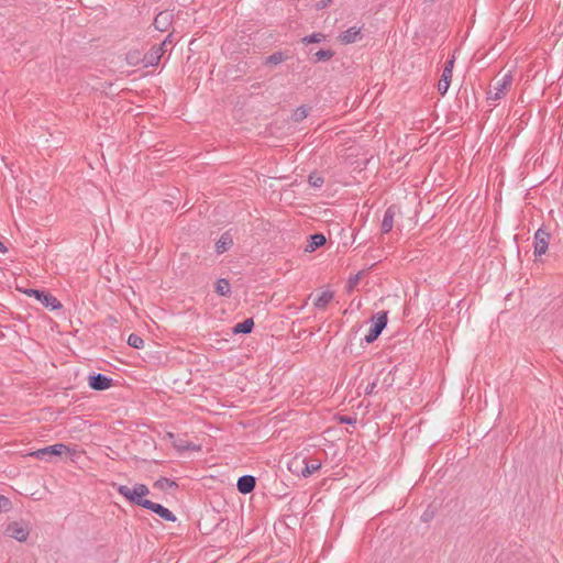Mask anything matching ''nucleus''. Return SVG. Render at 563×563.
Wrapping results in <instances>:
<instances>
[{
	"label": "nucleus",
	"instance_id": "1",
	"mask_svg": "<svg viewBox=\"0 0 563 563\" xmlns=\"http://www.w3.org/2000/svg\"><path fill=\"white\" fill-rule=\"evenodd\" d=\"M117 492L123 496L130 504L145 508L150 499V489L145 484L136 483L133 487L126 485H117Z\"/></svg>",
	"mask_w": 563,
	"mask_h": 563
},
{
	"label": "nucleus",
	"instance_id": "2",
	"mask_svg": "<svg viewBox=\"0 0 563 563\" xmlns=\"http://www.w3.org/2000/svg\"><path fill=\"white\" fill-rule=\"evenodd\" d=\"M75 450L70 449L64 443H56L53 445L45 446L43 449H38L31 453L32 456L49 461L52 456H62L63 454H71Z\"/></svg>",
	"mask_w": 563,
	"mask_h": 563
},
{
	"label": "nucleus",
	"instance_id": "3",
	"mask_svg": "<svg viewBox=\"0 0 563 563\" xmlns=\"http://www.w3.org/2000/svg\"><path fill=\"white\" fill-rule=\"evenodd\" d=\"M24 294L30 297H34L45 308H49L51 310H58V309H62V307H63L60 301L48 291L30 288V289H25Z\"/></svg>",
	"mask_w": 563,
	"mask_h": 563
},
{
	"label": "nucleus",
	"instance_id": "4",
	"mask_svg": "<svg viewBox=\"0 0 563 563\" xmlns=\"http://www.w3.org/2000/svg\"><path fill=\"white\" fill-rule=\"evenodd\" d=\"M512 74L511 71L506 73L500 79H497L493 86V88L488 91L489 100H499L506 96L510 86L512 85Z\"/></svg>",
	"mask_w": 563,
	"mask_h": 563
},
{
	"label": "nucleus",
	"instance_id": "5",
	"mask_svg": "<svg viewBox=\"0 0 563 563\" xmlns=\"http://www.w3.org/2000/svg\"><path fill=\"white\" fill-rule=\"evenodd\" d=\"M387 311H379L373 317V325L368 333L365 335L364 341L366 343H373L383 332L387 325Z\"/></svg>",
	"mask_w": 563,
	"mask_h": 563
},
{
	"label": "nucleus",
	"instance_id": "6",
	"mask_svg": "<svg viewBox=\"0 0 563 563\" xmlns=\"http://www.w3.org/2000/svg\"><path fill=\"white\" fill-rule=\"evenodd\" d=\"M88 386L97 391L106 390L113 384V379L101 373H92L88 376Z\"/></svg>",
	"mask_w": 563,
	"mask_h": 563
},
{
	"label": "nucleus",
	"instance_id": "7",
	"mask_svg": "<svg viewBox=\"0 0 563 563\" xmlns=\"http://www.w3.org/2000/svg\"><path fill=\"white\" fill-rule=\"evenodd\" d=\"M5 533L16 541L24 542L30 534V529L26 525L14 521L8 525Z\"/></svg>",
	"mask_w": 563,
	"mask_h": 563
},
{
	"label": "nucleus",
	"instance_id": "8",
	"mask_svg": "<svg viewBox=\"0 0 563 563\" xmlns=\"http://www.w3.org/2000/svg\"><path fill=\"white\" fill-rule=\"evenodd\" d=\"M534 255L540 256L548 250L550 242V233L542 228L538 229L534 233Z\"/></svg>",
	"mask_w": 563,
	"mask_h": 563
},
{
	"label": "nucleus",
	"instance_id": "9",
	"mask_svg": "<svg viewBox=\"0 0 563 563\" xmlns=\"http://www.w3.org/2000/svg\"><path fill=\"white\" fill-rule=\"evenodd\" d=\"M145 509L153 511L154 514H156L158 517L166 521L175 522L177 519L176 516L168 508L164 507L161 504L153 503L152 500L148 501Z\"/></svg>",
	"mask_w": 563,
	"mask_h": 563
},
{
	"label": "nucleus",
	"instance_id": "10",
	"mask_svg": "<svg viewBox=\"0 0 563 563\" xmlns=\"http://www.w3.org/2000/svg\"><path fill=\"white\" fill-rule=\"evenodd\" d=\"M165 53V49L162 48V46H153L145 55H144V58H143V64L145 67H148V66H156L163 54Z\"/></svg>",
	"mask_w": 563,
	"mask_h": 563
},
{
	"label": "nucleus",
	"instance_id": "11",
	"mask_svg": "<svg viewBox=\"0 0 563 563\" xmlns=\"http://www.w3.org/2000/svg\"><path fill=\"white\" fill-rule=\"evenodd\" d=\"M397 211H398V208L395 205H391L386 209L384 217H383L382 227H380L382 232L384 234L391 231L393 225H394V219H395Z\"/></svg>",
	"mask_w": 563,
	"mask_h": 563
},
{
	"label": "nucleus",
	"instance_id": "12",
	"mask_svg": "<svg viewBox=\"0 0 563 563\" xmlns=\"http://www.w3.org/2000/svg\"><path fill=\"white\" fill-rule=\"evenodd\" d=\"M256 479L252 475H243L238 479L236 487L241 494H250L254 490Z\"/></svg>",
	"mask_w": 563,
	"mask_h": 563
},
{
	"label": "nucleus",
	"instance_id": "13",
	"mask_svg": "<svg viewBox=\"0 0 563 563\" xmlns=\"http://www.w3.org/2000/svg\"><path fill=\"white\" fill-rule=\"evenodd\" d=\"M173 15L167 11L159 12L154 19V26L156 30L161 32L167 31L168 26L172 24Z\"/></svg>",
	"mask_w": 563,
	"mask_h": 563
},
{
	"label": "nucleus",
	"instance_id": "14",
	"mask_svg": "<svg viewBox=\"0 0 563 563\" xmlns=\"http://www.w3.org/2000/svg\"><path fill=\"white\" fill-rule=\"evenodd\" d=\"M361 29L351 26L339 35V40L343 44L355 43L358 40Z\"/></svg>",
	"mask_w": 563,
	"mask_h": 563
},
{
	"label": "nucleus",
	"instance_id": "15",
	"mask_svg": "<svg viewBox=\"0 0 563 563\" xmlns=\"http://www.w3.org/2000/svg\"><path fill=\"white\" fill-rule=\"evenodd\" d=\"M377 377L379 379V389H388L390 386H393L394 382H395V378H394V373L393 371H386V368H382L378 374H377Z\"/></svg>",
	"mask_w": 563,
	"mask_h": 563
},
{
	"label": "nucleus",
	"instance_id": "16",
	"mask_svg": "<svg viewBox=\"0 0 563 563\" xmlns=\"http://www.w3.org/2000/svg\"><path fill=\"white\" fill-rule=\"evenodd\" d=\"M233 245V240L230 234L223 233L220 239L216 242V251L221 254L228 251Z\"/></svg>",
	"mask_w": 563,
	"mask_h": 563
},
{
	"label": "nucleus",
	"instance_id": "17",
	"mask_svg": "<svg viewBox=\"0 0 563 563\" xmlns=\"http://www.w3.org/2000/svg\"><path fill=\"white\" fill-rule=\"evenodd\" d=\"M253 328H254L253 319L252 318H247L244 321L236 323L233 327L232 331H233L234 334H240V333L247 334V333L252 332Z\"/></svg>",
	"mask_w": 563,
	"mask_h": 563
},
{
	"label": "nucleus",
	"instance_id": "18",
	"mask_svg": "<svg viewBox=\"0 0 563 563\" xmlns=\"http://www.w3.org/2000/svg\"><path fill=\"white\" fill-rule=\"evenodd\" d=\"M288 59V55L282 51L275 52L264 60L266 66H276Z\"/></svg>",
	"mask_w": 563,
	"mask_h": 563
},
{
	"label": "nucleus",
	"instance_id": "19",
	"mask_svg": "<svg viewBox=\"0 0 563 563\" xmlns=\"http://www.w3.org/2000/svg\"><path fill=\"white\" fill-rule=\"evenodd\" d=\"M453 74L449 71H443L441 78L438 82V91L441 96H444L450 87Z\"/></svg>",
	"mask_w": 563,
	"mask_h": 563
},
{
	"label": "nucleus",
	"instance_id": "20",
	"mask_svg": "<svg viewBox=\"0 0 563 563\" xmlns=\"http://www.w3.org/2000/svg\"><path fill=\"white\" fill-rule=\"evenodd\" d=\"M333 299V292L325 290L322 291L314 300L313 306L317 309H324L328 303Z\"/></svg>",
	"mask_w": 563,
	"mask_h": 563
},
{
	"label": "nucleus",
	"instance_id": "21",
	"mask_svg": "<svg viewBox=\"0 0 563 563\" xmlns=\"http://www.w3.org/2000/svg\"><path fill=\"white\" fill-rule=\"evenodd\" d=\"M300 463L305 465L301 470V475L308 477L321 467V463L318 461L308 462L306 459L300 460Z\"/></svg>",
	"mask_w": 563,
	"mask_h": 563
},
{
	"label": "nucleus",
	"instance_id": "22",
	"mask_svg": "<svg viewBox=\"0 0 563 563\" xmlns=\"http://www.w3.org/2000/svg\"><path fill=\"white\" fill-rule=\"evenodd\" d=\"M153 486L161 490H169L172 488H177L178 484L173 479H169L166 477H159L158 479H156L154 482Z\"/></svg>",
	"mask_w": 563,
	"mask_h": 563
},
{
	"label": "nucleus",
	"instance_id": "23",
	"mask_svg": "<svg viewBox=\"0 0 563 563\" xmlns=\"http://www.w3.org/2000/svg\"><path fill=\"white\" fill-rule=\"evenodd\" d=\"M216 292L219 296H229L231 294V286L228 279L219 278L216 282Z\"/></svg>",
	"mask_w": 563,
	"mask_h": 563
},
{
	"label": "nucleus",
	"instance_id": "24",
	"mask_svg": "<svg viewBox=\"0 0 563 563\" xmlns=\"http://www.w3.org/2000/svg\"><path fill=\"white\" fill-rule=\"evenodd\" d=\"M325 243V238L321 233H314L310 235V242L307 246V250L310 252L314 251L316 249L322 246Z\"/></svg>",
	"mask_w": 563,
	"mask_h": 563
},
{
	"label": "nucleus",
	"instance_id": "25",
	"mask_svg": "<svg viewBox=\"0 0 563 563\" xmlns=\"http://www.w3.org/2000/svg\"><path fill=\"white\" fill-rule=\"evenodd\" d=\"M334 56V52L332 49H320L314 53L312 60L313 63L327 62Z\"/></svg>",
	"mask_w": 563,
	"mask_h": 563
},
{
	"label": "nucleus",
	"instance_id": "26",
	"mask_svg": "<svg viewBox=\"0 0 563 563\" xmlns=\"http://www.w3.org/2000/svg\"><path fill=\"white\" fill-rule=\"evenodd\" d=\"M128 344L133 349H143L144 347V340L135 333H131L128 338Z\"/></svg>",
	"mask_w": 563,
	"mask_h": 563
},
{
	"label": "nucleus",
	"instance_id": "27",
	"mask_svg": "<svg viewBox=\"0 0 563 563\" xmlns=\"http://www.w3.org/2000/svg\"><path fill=\"white\" fill-rule=\"evenodd\" d=\"M308 183L313 188H320L324 183V178L317 173H312L308 177Z\"/></svg>",
	"mask_w": 563,
	"mask_h": 563
},
{
	"label": "nucleus",
	"instance_id": "28",
	"mask_svg": "<svg viewBox=\"0 0 563 563\" xmlns=\"http://www.w3.org/2000/svg\"><path fill=\"white\" fill-rule=\"evenodd\" d=\"M325 40V35L323 33H312L302 38L303 44L310 43H320Z\"/></svg>",
	"mask_w": 563,
	"mask_h": 563
},
{
	"label": "nucleus",
	"instance_id": "29",
	"mask_svg": "<svg viewBox=\"0 0 563 563\" xmlns=\"http://www.w3.org/2000/svg\"><path fill=\"white\" fill-rule=\"evenodd\" d=\"M307 115H308V110H307V108H306V107H303V106H300V107H298V108L295 110V112H294V114H292V120H294L295 122H299V121H301V120L306 119V118H307Z\"/></svg>",
	"mask_w": 563,
	"mask_h": 563
},
{
	"label": "nucleus",
	"instance_id": "30",
	"mask_svg": "<svg viewBox=\"0 0 563 563\" xmlns=\"http://www.w3.org/2000/svg\"><path fill=\"white\" fill-rule=\"evenodd\" d=\"M379 388V379L376 376V378L373 382H369L366 387L364 388L365 395H372L375 393V389Z\"/></svg>",
	"mask_w": 563,
	"mask_h": 563
},
{
	"label": "nucleus",
	"instance_id": "31",
	"mask_svg": "<svg viewBox=\"0 0 563 563\" xmlns=\"http://www.w3.org/2000/svg\"><path fill=\"white\" fill-rule=\"evenodd\" d=\"M360 278H361V273L356 274V275H353L349 278L347 280V285H346V289L347 291H352L355 286L358 284L360 282Z\"/></svg>",
	"mask_w": 563,
	"mask_h": 563
},
{
	"label": "nucleus",
	"instance_id": "32",
	"mask_svg": "<svg viewBox=\"0 0 563 563\" xmlns=\"http://www.w3.org/2000/svg\"><path fill=\"white\" fill-rule=\"evenodd\" d=\"M335 419L338 420L339 423H342V424H355L356 423V417H352V416H336Z\"/></svg>",
	"mask_w": 563,
	"mask_h": 563
},
{
	"label": "nucleus",
	"instance_id": "33",
	"mask_svg": "<svg viewBox=\"0 0 563 563\" xmlns=\"http://www.w3.org/2000/svg\"><path fill=\"white\" fill-rule=\"evenodd\" d=\"M11 507V501L5 496L0 495V512L2 510L7 511Z\"/></svg>",
	"mask_w": 563,
	"mask_h": 563
},
{
	"label": "nucleus",
	"instance_id": "34",
	"mask_svg": "<svg viewBox=\"0 0 563 563\" xmlns=\"http://www.w3.org/2000/svg\"><path fill=\"white\" fill-rule=\"evenodd\" d=\"M454 63H455V55L453 54V55L451 56V58H449V59L445 62V65H444L443 71H449V73L453 74Z\"/></svg>",
	"mask_w": 563,
	"mask_h": 563
},
{
	"label": "nucleus",
	"instance_id": "35",
	"mask_svg": "<svg viewBox=\"0 0 563 563\" xmlns=\"http://www.w3.org/2000/svg\"><path fill=\"white\" fill-rule=\"evenodd\" d=\"M433 517H434V511L428 508V509L422 514V516H421V520H422V521H424V522H429Z\"/></svg>",
	"mask_w": 563,
	"mask_h": 563
},
{
	"label": "nucleus",
	"instance_id": "36",
	"mask_svg": "<svg viewBox=\"0 0 563 563\" xmlns=\"http://www.w3.org/2000/svg\"><path fill=\"white\" fill-rule=\"evenodd\" d=\"M172 37L173 34L169 33L158 46H162V48L166 51V45L172 44Z\"/></svg>",
	"mask_w": 563,
	"mask_h": 563
},
{
	"label": "nucleus",
	"instance_id": "37",
	"mask_svg": "<svg viewBox=\"0 0 563 563\" xmlns=\"http://www.w3.org/2000/svg\"><path fill=\"white\" fill-rule=\"evenodd\" d=\"M331 2H332V0H321V3H320V5H319V8H325V7H328Z\"/></svg>",
	"mask_w": 563,
	"mask_h": 563
},
{
	"label": "nucleus",
	"instance_id": "38",
	"mask_svg": "<svg viewBox=\"0 0 563 563\" xmlns=\"http://www.w3.org/2000/svg\"><path fill=\"white\" fill-rule=\"evenodd\" d=\"M0 252L3 254L8 252L7 246L1 241H0Z\"/></svg>",
	"mask_w": 563,
	"mask_h": 563
}]
</instances>
